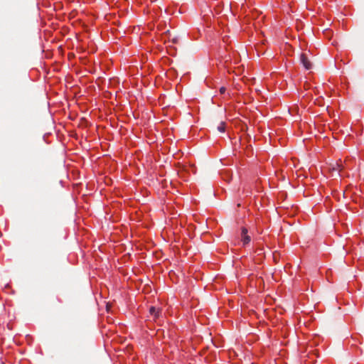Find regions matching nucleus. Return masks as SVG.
I'll return each instance as SVG.
<instances>
[{
  "mask_svg": "<svg viewBox=\"0 0 364 364\" xmlns=\"http://www.w3.org/2000/svg\"><path fill=\"white\" fill-rule=\"evenodd\" d=\"M255 91H256L257 92H259V90L256 89V90H255Z\"/></svg>",
  "mask_w": 364,
  "mask_h": 364,
  "instance_id": "11",
  "label": "nucleus"
},
{
  "mask_svg": "<svg viewBox=\"0 0 364 364\" xmlns=\"http://www.w3.org/2000/svg\"><path fill=\"white\" fill-rule=\"evenodd\" d=\"M245 126V128H246V131H247V129H248L247 126L246 124Z\"/></svg>",
  "mask_w": 364,
  "mask_h": 364,
  "instance_id": "9",
  "label": "nucleus"
},
{
  "mask_svg": "<svg viewBox=\"0 0 364 364\" xmlns=\"http://www.w3.org/2000/svg\"><path fill=\"white\" fill-rule=\"evenodd\" d=\"M300 60H301V63L303 64L304 67L306 70H310L312 68V64L305 53L301 54Z\"/></svg>",
  "mask_w": 364,
  "mask_h": 364,
  "instance_id": "2",
  "label": "nucleus"
},
{
  "mask_svg": "<svg viewBox=\"0 0 364 364\" xmlns=\"http://www.w3.org/2000/svg\"><path fill=\"white\" fill-rule=\"evenodd\" d=\"M149 313L154 316V318H159L161 314V310L159 309H156L154 306H151L149 309Z\"/></svg>",
  "mask_w": 364,
  "mask_h": 364,
  "instance_id": "3",
  "label": "nucleus"
},
{
  "mask_svg": "<svg viewBox=\"0 0 364 364\" xmlns=\"http://www.w3.org/2000/svg\"><path fill=\"white\" fill-rule=\"evenodd\" d=\"M343 168V165L339 162H336V164L332 168H330V170L335 171V170H341Z\"/></svg>",
  "mask_w": 364,
  "mask_h": 364,
  "instance_id": "4",
  "label": "nucleus"
},
{
  "mask_svg": "<svg viewBox=\"0 0 364 364\" xmlns=\"http://www.w3.org/2000/svg\"><path fill=\"white\" fill-rule=\"evenodd\" d=\"M225 90H226V89H225V87H221L220 88V92L221 94H224V93H225Z\"/></svg>",
  "mask_w": 364,
  "mask_h": 364,
  "instance_id": "7",
  "label": "nucleus"
},
{
  "mask_svg": "<svg viewBox=\"0 0 364 364\" xmlns=\"http://www.w3.org/2000/svg\"><path fill=\"white\" fill-rule=\"evenodd\" d=\"M241 242L244 246L248 245L250 242L248 228L247 227H242L241 228Z\"/></svg>",
  "mask_w": 364,
  "mask_h": 364,
  "instance_id": "1",
  "label": "nucleus"
},
{
  "mask_svg": "<svg viewBox=\"0 0 364 364\" xmlns=\"http://www.w3.org/2000/svg\"><path fill=\"white\" fill-rule=\"evenodd\" d=\"M251 16H252V18H253V11H252Z\"/></svg>",
  "mask_w": 364,
  "mask_h": 364,
  "instance_id": "10",
  "label": "nucleus"
},
{
  "mask_svg": "<svg viewBox=\"0 0 364 364\" xmlns=\"http://www.w3.org/2000/svg\"><path fill=\"white\" fill-rule=\"evenodd\" d=\"M217 129L220 132H224L225 130V123L224 122H221L218 126Z\"/></svg>",
  "mask_w": 364,
  "mask_h": 364,
  "instance_id": "5",
  "label": "nucleus"
},
{
  "mask_svg": "<svg viewBox=\"0 0 364 364\" xmlns=\"http://www.w3.org/2000/svg\"><path fill=\"white\" fill-rule=\"evenodd\" d=\"M173 43H178V38H173L171 40Z\"/></svg>",
  "mask_w": 364,
  "mask_h": 364,
  "instance_id": "8",
  "label": "nucleus"
},
{
  "mask_svg": "<svg viewBox=\"0 0 364 364\" xmlns=\"http://www.w3.org/2000/svg\"><path fill=\"white\" fill-rule=\"evenodd\" d=\"M240 144L241 145H244L245 144V141H247V137L242 138V136H240Z\"/></svg>",
  "mask_w": 364,
  "mask_h": 364,
  "instance_id": "6",
  "label": "nucleus"
}]
</instances>
